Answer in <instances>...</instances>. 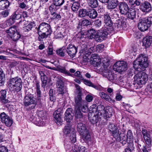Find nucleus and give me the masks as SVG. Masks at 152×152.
Masks as SVG:
<instances>
[{"mask_svg": "<svg viewBox=\"0 0 152 152\" xmlns=\"http://www.w3.org/2000/svg\"><path fill=\"white\" fill-rule=\"evenodd\" d=\"M72 109L68 108L65 113L64 119L67 122L70 123L72 120L74 113H72Z\"/></svg>", "mask_w": 152, "mask_h": 152, "instance_id": "17", "label": "nucleus"}, {"mask_svg": "<svg viewBox=\"0 0 152 152\" xmlns=\"http://www.w3.org/2000/svg\"><path fill=\"white\" fill-rule=\"evenodd\" d=\"M64 2V0H53V4L56 6L61 5Z\"/></svg>", "mask_w": 152, "mask_h": 152, "instance_id": "56", "label": "nucleus"}, {"mask_svg": "<svg viewBox=\"0 0 152 152\" xmlns=\"http://www.w3.org/2000/svg\"><path fill=\"white\" fill-rule=\"evenodd\" d=\"M120 12L122 15H126L129 10V6L125 2H120L118 4Z\"/></svg>", "mask_w": 152, "mask_h": 152, "instance_id": "14", "label": "nucleus"}, {"mask_svg": "<svg viewBox=\"0 0 152 152\" xmlns=\"http://www.w3.org/2000/svg\"><path fill=\"white\" fill-rule=\"evenodd\" d=\"M11 16L15 20H18L21 18V15L18 12L16 11L14 12Z\"/></svg>", "mask_w": 152, "mask_h": 152, "instance_id": "46", "label": "nucleus"}, {"mask_svg": "<svg viewBox=\"0 0 152 152\" xmlns=\"http://www.w3.org/2000/svg\"><path fill=\"white\" fill-rule=\"evenodd\" d=\"M33 123L35 124H40V123L42 122L40 119L37 115V117H34L32 120H31Z\"/></svg>", "mask_w": 152, "mask_h": 152, "instance_id": "57", "label": "nucleus"}, {"mask_svg": "<svg viewBox=\"0 0 152 152\" xmlns=\"http://www.w3.org/2000/svg\"><path fill=\"white\" fill-rule=\"evenodd\" d=\"M15 22V20L11 16L10 18L7 21L6 24L7 25L10 26L13 24Z\"/></svg>", "mask_w": 152, "mask_h": 152, "instance_id": "62", "label": "nucleus"}, {"mask_svg": "<svg viewBox=\"0 0 152 152\" xmlns=\"http://www.w3.org/2000/svg\"><path fill=\"white\" fill-rule=\"evenodd\" d=\"M0 102H1L2 104H4L9 103L10 101L8 99V98L7 96H6L0 97Z\"/></svg>", "mask_w": 152, "mask_h": 152, "instance_id": "52", "label": "nucleus"}, {"mask_svg": "<svg viewBox=\"0 0 152 152\" xmlns=\"http://www.w3.org/2000/svg\"><path fill=\"white\" fill-rule=\"evenodd\" d=\"M108 128L111 133L118 129L115 124H113L110 123L108 125Z\"/></svg>", "mask_w": 152, "mask_h": 152, "instance_id": "38", "label": "nucleus"}, {"mask_svg": "<svg viewBox=\"0 0 152 152\" xmlns=\"http://www.w3.org/2000/svg\"><path fill=\"white\" fill-rule=\"evenodd\" d=\"M143 45L147 48L150 46L152 44V37L146 36L143 38Z\"/></svg>", "mask_w": 152, "mask_h": 152, "instance_id": "19", "label": "nucleus"}, {"mask_svg": "<svg viewBox=\"0 0 152 152\" xmlns=\"http://www.w3.org/2000/svg\"><path fill=\"white\" fill-rule=\"evenodd\" d=\"M1 121L8 127H10L13 124V120L5 113L3 112L0 114Z\"/></svg>", "mask_w": 152, "mask_h": 152, "instance_id": "11", "label": "nucleus"}, {"mask_svg": "<svg viewBox=\"0 0 152 152\" xmlns=\"http://www.w3.org/2000/svg\"><path fill=\"white\" fill-rule=\"evenodd\" d=\"M4 68H0V86L3 84L5 80V74L4 72Z\"/></svg>", "mask_w": 152, "mask_h": 152, "instance_id": "30", "label": "nucleus"}, {"mask_svg": "<svg viewBox=\"0 0 152 152\" xmlns=\"http://www.w3.org/2000/svg\"><path fill=\"white\" fill-rule=\"evenodd\" d=\"M86 37V36L84 34V33L82 31L79 32V33L76 34V37L79 39L85 38Z\"/></svg>", "mask_w": 152, "mask_h": 152, "instance_id": "63", "label": "nucleus"}, {"mask_svg": "<svg viewBox=\"0 0 152 152\" xmlns=\"http://www.w3.org/2000/svg\"><path fill=\"white\" fill-rule=\"evenodd\" d=\"M88 10L86 9H81L79 11V15L80 17H84L87 16Z\"/></svg>", "mask_w": 152, "mask_h": 152, "instance_id": "41", "label": "nucleus"}, {"mask_svg": "<svg viewBox=\"0 0 152 152\" xmlns=\"http://www.w3.org/2000/svg\"><path fill=\"white\" fill-rule=\"evenodd\" d=\"M82 93L81 91H79L75 98V109H80V107L82 105L87 104L86 101L83 100L82 98Z\"/></svg>", "mask_w": 152, "mask_h": 152, "instance_id": "9", "label": "nucleus"}, {"mask_svg": "<svg viewBox=\"0 0 152 152\" xmlns=\"http://www.w3.org/2000/svg\"><path fill=\"white\" fill-rule=\"evenodd\" d=\"M75 119L76 120L78 119L80 121V119L83 118V115L80 111V109H75Z\"/></svg>", "mask_w": 152, "mask_h": 152, "instance_id": "33", "label": "nucleus"}, {"mask_svg": "<svg viewBox=\"0 0 152 152\" xmlns=\"http://www.w3.org/2000/svg\"><path fill=\"white\" fill-rule=\"evenodd\" d=\"M56 6L54 4H53L49 7V10L50 12V14L56 12L57 9Z\"/></svg>", "mask_w": 152, "mask_h": 152, "instance_id": "58", "label": "nucleus"}, {"mask_svg": "<svg viewBox=\"0 0 152 152\" xmlns=\"http://www.w3.org/2000/svg\"><path fill=\"white\" fill-rule=\"evenodd\" d=\"M71 130V126L69 125L65 126L63 130L64 134L66 136H67L70 133Z\"/></svg>", "mask_w": 152, "mask_h": 152, "instance_id": "39", "label": "nucleus"}, {"mask_svg": "<svg viewBox=\"0 0 152 152\" xmlns=\"http://www.w3.org/2000/svg\"><path fill=\"white\" fill-rule=\"evenodd\" d=\"M114 31V28H106L101 31H98L97 32L98 37L96 38V41L98 42H101L106 38L109 33H112Z\"/></svg>", "mask_w": 152, "mask_h": 152, "instance_id": "5", "label": "nucleus"}, {"mask_svg": "<svg viewBox=\"0 0 152 152\" xmlns=\"http://www.w3.org/2000/svg\"><path fill=\"white\" fill-rule=\"evenodd\" d=\"M84 83L86 85L88 86L92 87L96 89H98V87L97 86L94 85L89 80H84Z\"/></svg>", "mask_w": 152, "mask_h": 152, "instance_id": "43", "label": "nucleus"}, {"mask_svg": "<svg viewBox=\"0 0 152 152\" xmlns=\"http://www.w3.org/2000/svg\"><path fill=\"white\" fill-rule=\"evenodd\" d=\"M58 88V91L59 92V94L63 95L67 92V90L66 87L63 86L62 87H60Z\"/></svg>", "mask_w": 152, "mask_h": 152, "instance_id": "54", "label": "nucleus"}, {"mask_svg": "<svg viewBox=\"0 0 152 152\" xmlns=\"http://www.w3.org/2000/svg\"><path fill=\"white\" fill-rule=\"evenodd\" d=\"M63 113L62 110L61 109L59 108L53 113V116L54 118V121L58 125H61L62 123L61 116Z\"/></svg>", "mask_w": 152, "mask_h": 152, "instance_id": "13", "label": "nucleus"}, {"mask_svg": "<svg viewBox=\"0 0 152 152\" xmlns=\"http://www.w3.org/2000/svg\"><path fill=\"white\" fill-rule=\"evenodd\" d=\"M80 23L83 26H86L90 25L91 24V22L89 20L86 19L83 20Z\"/></svg>", "mask_w": 152, "mask_h": 152, "instance_id": "55", "label": "nucleus"}, {"mask_svg": "<svg viewBox=\"0 0 152 152\" xmlns=\"http://www.w3.org/2000/svg\"><path fill=\"white\" fill-rule=\"evenodd\" d=\"M99 95L102 98L104 99L106 101L110 103H114L115 102V100H112L108 95L103 92L100 93Z\"/></svg>", "mask_w": 152, "mask_h": 152, "instance_id": "26", "label": "nucleus"}, {"mask_svg": "<svg viewBox=\"0 0 152 152\" xmlns=\"http://www.w3.org/2000/svg\"><path fill=\"white\" fill-rule=\"evenodd\" d=\"M65 48L63 47L59 48L56 50V53L58 55L63 57L65 56Z\"/></svg>", "mask_w": 152, "mask_h": 152, "instance_id": "35", "label": "nucleus"}, {"mask_svg": "<svg viewBox=\"0 0 152 152\" xmlns=\"http://www.w3.org/2000/svg\"><path fill=\"white\" fill-rule=\"evenodd\" d=\"M97 16L96 10L94 9H90L88 10L87 16L91 19H95Z\"/></svg>", "mask_w": 152, "mask_h": 152, "instance_id": "24", "label": "nucleus"}, {"mask_svg": "<svg viewBox=\"0 0 152 152\" xmlns=\"http://www.w3.org/2000/svg\"><path fill=\"white\" fill-rule=\"evenodd\" d=\"M87 2L88 5L92 8H95L98 5L97 0H85Z\"/></svg>", "mask_w": 152, "mask_h": 152, "instance_id": "29", "label": "nucleus"}, {"mask_svg": "<svg viewBox=\"0 0 152 152\" xmlns=\"http://www.w3.org/2000/svg\"><path fill=\"white\" fill-rule=\"evenodd\" d=\"M126 137L129 142L133 141V134L131 130H129L127 131Z\"/></svg>", "mask_w": 152, "mask_h": 152, "instance_id": "50", "label": "nucleus"}, {"mask_svg": "<svg viewBox=\"0 0 152 152\" xmlns=\"http://www.w3.org/2000/svg\"><path fill=\"white\" fill-rule=\"evenodd\" d=\"M75 151L79 152H86V149L85 148L82 146L79 145L78 146L74 145Z\"/></svg>", "mask_w": 152, "mask_h": 152, "instance_id": "45", "label": "nucleus"}, {"mask_svg": "<svg viewBox=\"0 0 152 152\" xmlns=\"http://www.w3.org/2000/svg\"><path fill=\"white\" fill-rule=\"evenodd\" d=\"M10 4V2L8 0H1L0 1V8H7Z\"/></svg>", "mask_w": 152, "mask_h": 152, "instance_id": "31", "label": "nucleus"}, {"mask_svg": "<svg viewBox=\"0 0 152 152\" xmlns=\"http://www.w3.org/2000/svg\"><path fill=\"white\" fill-rule=\"evenodd\" d=\"M103 18L104 23L106 26H109V28H111L113 24V23L110 16L108 14H104Z\"/></svg>", "mask_w": 152, "mask_h": 152, "instance_id": "21", "label": "nucleus"}, {"mask_svg": "<svg viewBox=\"0 0 152 152\" xmlns=\"http://www.w3.org/2000/svg\"><path fill=\"white\" fill-rule=\"evenodd\" d=\"M51 15L50 18L52 20L59 19L61 18V15L57 13L56 12L51 13Z\"/></svg>", "mask_w": 152, "mask_h": 152, "instance_id": "53", "label": "nucleus"}, {"mask_svg": "<svg viewBox=\"0 0 152 152\" xmlns=\"http://www.w3.org/2000/svg\"><path fill=\"white\" fill-rule=\"evenodd\" d=\"M101 62V59L96 54H93L91 58V63L94 66H97L99 67V66L101 68H99L100 71L102 67L103 68L104 65H102L101 64H103L104 65H105V63L107 62Z\"/></svg>", "mask_w": 152, "mask_h": 152, "instance_id": "7", "label": "nucleus"}, {"mask_svg": "<svg viewBox=\"0 0 152 152\" xmlns=\"http://www.w3.org/2000/svg\"><path fill=\"white\" fill-rule=\"evenodd\" d=\"M109 62L108 61L105 63V65L103 64H102V65H104L103 68L102 67L101 69V71L102 72L103 75L105 77L107 78L109 80L112 81L113 80L117 79L116 75L110 71L109 70L107 69V68L109 65Z\"/></svg>", "mask_w": 152, "mask_h": 152, "instance_id": "4", "label": "nucleus"}, {"mask_svg": "<svg viewBox=\"0 0 152 152\" xmlns=\"http://www.w3.org/2000/svg\"><path fill=\"white\" fill-rule=\"evenodd\" d=\"M8 87L10 91H20L22 87V81L21 79L18 77L11 78L8 83Z\"/></svg>", "mask_w": 152, "mask_h": 152, "instance_id": "2", "label": "nucleus"}, {"mask_svg": "<svg viewBox=\"0 0 152 152\" xmlns=\"http://www.w3.org/2000/svg\"><path fill=\"white\" fill-rule=\"evenodd\" d=\"M147 61V58L145 55L141 54L133 62L134 68L136 70L134 77V81L139 85L145 84L148 80V75L145 72L140 71H144L148 66Z\"/></svg>", "mask_w": 152, "mask_h": 152, "instance_id": "1", "label": "nucleus"}, {"mask_svg": "<svg viewBox=\"0 0 152 152\" xmlns=\"http://www.w3.org/2000/svg\"><path fill=\"white\" fill-rule=\"evenodd\" d=\"M125 22L124 21L119 22L118 23H116L115 24V29L117 30H121L124 29V26L125 27Z\"/></svg>", "mask_w": 152, "mask_h": 152, "instance_id": "34", "label": "nucleus"}, {"mask_svg": "<svg viewBox=\"0 0 152 152\" xmlns=\"http://www.w3.org/2000/svg\"><path fill=\"white\" fill-rule=\"evenodd\" d=\"M127 18L132 20H133L136 17V12L133 10H131L128 13Z\"/></svg>", "mask_w": 152, "mask_h": 152, "instance_id": "40", "label": "nucleus"}, {"mask_svg": "<svg viewBox=\"0 0 152 152\" xmlns=\"http://www.w3.org/2000/svg\"><path fill=\"white\" fill-rule=\"evenodd\" d=\"M66 50L68 55L71 58H73L77 52V47L74 45L69 44L66 48Z\"/></svg>", "mask_w": 152, "mask_h": 152, "instance_id": "15", "label": "nucleus"}, {"mask_svg": "<svg viewBox=\"0 0 152 152\" xmlns=\"http://www.w3.org/2000/svg\"><path fill=\"white\" fill-rule=\"evenodd\" d=\"M90 115H88V118L90 122L93 124H97L98 122L101 121V118H99L98 115H94L93 117H90Z\"/></svg>", "mask_w": 152, "mask_h": 152, "instance_id": "28", "label": "nucleus"}, {"mask_svg": "<svg viewBox=\"0 0 152 152\" xmlns=\"http://www.w3.org/2000/svg\"><path fill=\"white\" fill-rule=\"evenodd\" d=\"M23 104L26 107L30 106V109H34L37 104L36 99L33 97L26 96L24 99Z\"/></svg>", "mask_w": 152, "mask_h": 152, "instance_id": "8", "label": "nucleus"}, {"mask_svg": "<svg viewBox=\"0 0 152 152\" xmlns=\"http://www.w3.org/2000/svg\"><path fill=\"white\" fill-rule=\"evenodd\" d=\"M57 80L56 82V85L57 88L62 87L64 86V82L63 81V78L60 76H58L57 78Z\"/></svg>", "mask_w": 152, "mask_h": 152, "instance_id": "36", "label": "nucleus"}, {"mask_svg": "<svg viewBox=\"0 0 152 152\" xmlns=\"http://www.w3.org/2000/svg\"><path fill=\"white\" fill-rule=\"evenodd\" d=\"M11 37L13 39L14 41L18 40L20 37V35L17 31L12 35Z\"/></svg>", "mask_w": 152, "mask_h": 152, "instance_id": "48", "label": "nucleus"}, {"mask_svg": "<svg viewBox=\"0 0 152 152\" xmlns=\"http://www.w3.org/2000/svg\"><path fill=\"white\" fill-rule=\"evenodd\" d=\"M122 132L121 135L119 137V139L118 141H119L123 145L125 144L127 142H129L127 137L125 136L124 133L125 132L126 130L124 129H122Z\"/></svg>", "mask_w": 152, "mask_h": 152, "instance_id": "22", "label": "nucleus"}, {"mask_svg": "<svg viewBox=\"0 0 152 152\" xmlns=\"http://www.w3.org/2000/svg\"><path fill=\"white\" fill-rule=\"evenodd\" d=\"M130 4L132 5H135L139 6L140 5L141 1L140 0H129Z\"/></svg>", "mask_w": 152, "mask_h": 152, "instance_id": "59", "label": "nucleus"}, {"mask_svg": "<svg viewBox=\"0 0 152 152\" xmlns=\"http://www.w3.org/2000/svg\"><path fill=\"white\" fill-rule=\"evenodd\" d=\"M74 75L75 76L77 77L80 80H83V78L82 75L80 74V72L79 71H77L75 73Z\"/></svg>", "mask_w": 152, "mask_h": 152, "instance_id": "64", "label": "nucleus"}, {"mask_svg": "<svg viewBox=\"0 0 152 152\" xmlns=\"http://www.w3.org/2000/svg\"><path fill=\"white\" fill-rule=\"evenodd\" d=\"M103 114V117L105 118H110L112 115V112L110 111L109 109H107L105 110V112Z\"/></svg>", "mask_w": 152, "mask_h": 152, "instance_id": "44", "label": "nucleus"}, {"mask_svg": "<svg viewBox=\"0 0 152 152\" xmlns=\"http://www.w3.org/2000/svg\"><path fill=\"white\" fill-rule=\"evenodd\" d=\"M9 14V12L7 10H4L0 12V15L4 18L7 17Z\"/></svg>", "mask_w": 152, "mask_h": 152, "instance_id": "61", "label": "nucleus"}, {"mask_svg": "<svg viewBox=\"0 0 152 152\" xmlns=\"http://www.w3.org/2000/svg\"><path fill=\"white\" fill-rule=\"evenodd\" d=\"M140 9L144 12H149L152 10V7L150 2L145 1L143 3L141 2Z\"/></svg>", "mask_w": 152, "mask_h": 152, "instance_id": "16", "label": "nucleus"}, {"mask_svg": "<svg viewBox=\"0 0 152 152\" xmlns=\"http://www.w3.org/2000/svg\"><path fill=\"white\" fill-rule=\"evenodd\" d=\"M39 73L41 76V80L42 82V86L45 88L47 84V77L42 71H39Z\"/></svg>", "mask_w": 152, "mask_h": 152, "instance_id": "23", "label": "nucleus"}, {"mask_svg": "<svg viewBox=\"0 0 152 152\" xmlns=\"http://www.w3.org/2000/svg\"><path fill=\"white\" fill-rule=\"evenodd\" d=\"M17 30L16 28V26H13V27H10L9 29L6 30V32L10 36H11Z\"/></svg>", "mask_w": 152, "mask_h": 152, "instance_id": "37", "label": "nucleus"}, {"mask_svg": "<svg viewBox=\"0 0 152 152\" xmlns=\"http://www.w3.org/2000/svg\"><path fill=\"white\" fill-rule=\"evenodd\" d=\"M118 0H109L108 2V9L112 10L115 9L119 4Z\"/></svg>", "mask_w": 152, "mask_h": 152, "instance_id": "20", "label": "nucleus"}, {"mask_svg": "<svg viewBox=\"0 0 152 152\" xmlns=\"http://www.w3.org/2000/svg\"><path fill=\"white\" fill-rule=\"evenodd\" d=\"M34 24V23L31 22L29 23L28 25L24 27V29L26 31H29L31 30Z\"/></svg>", "mask_w": 152, "mask_h": 152, "instance_id": "51", "label": "nucleus"}, {"mask_svg": "<svg viewBox=\"0 0 152 152\" xmlns=\"http://www.w3.org/2000/svg\"><path fill=\"white\" fill-rule=\"evenodd\" d=\"M35 29L38 31V33H39V32H46L49 33V34H51L52 32L50 25L45 22L41 23L38 27H36Z\"/></svg>", "mask_w": 152, "mask_h": 152, "instance_id": "10", "label": "nucleus"}, {"mask_svg": "<svg viewBox=\"0 0 152 152\" xmlns=\"http://www.w3.org/2000/svg\"><path fill=\"white\" fill-rule=\"evenodd\" d=\"M80 6V4L78 2L73 3L71 7V9L73 11L75 12L78 10Z\"/></svg>", "mask_w": 152, "mask_h": 152, "instance_id": "47", "label": "nucleus"}, {"mask_svg": "<svg viewBox=\"0 0 152 152\" xmlns=\"http://www.w3.org/2000/svg\"><path fill=\"white\" fill-rule=\"evenodd\" d=\"M127 147L125 149V152H132L135 148L133 141L129 142Z\"/></svg>", "mask_w": 152, "mask_h": 152, "instance_id": "27", "label": "nucleus"}, {"mask_svg": "<svg viewBox=\"0 0 152 152\" xmlns=\"http://www.w3.org/2000/svg\"><path fill=\"white\" fill-rule=\"evenodd\" d=\"M121 129H118L117 130L115 131L114 132L111 133V135L116 139V140H118L119 139V137L120 136L122 132V129L121 130V131H120Z\"/></svg>", "mask_w": 152, "mask_h": 152, "instance_id": "32", "label": "nucleus"}, {"mask_svg": "<svg viewBox=\"0 0 152 152\" xmlns=\"http://www.w3.org/2000/svg\"><path fill=\"white\" fill-rule=\"evenodd\" d=\"M42 33L41 34H39V37L38 38V39L39 40V41H41L42 39L45 38H47L48 36L49 35H50L51 34H49V33L45 32H42Z\"/></svg>", "mask_w": 152, "mask_h": 152, "instance_id": "42", "label": "nucleus"}, {"mask_svg": "<svg viewBox=\"0 0 152 152\" xmlns=\"http://www.w3.org/2000/svg\"><path fill=\"white\" fill-rule=\"evenodd\" d=\"M77 129L78 133L81 136L82 139L85 142H88L90 140L91 135L88 130L85 124L82 123H78L77 124Z\"/></svg>", "mask_w": 152, "mask_h": 152, "instance_id": "3", "label": "nucleus"}, {"mask_svg": "<svg viewBox=\"0 0 152 152\" xmlns=\"http://www.w3.org/2000/svg\"><path fill=\"white\" fill-rule=\"evenodd\" d=\"M97 110L98 111V114L100 115H102L106 109H105L104 106L101 104L99 105L97 107Z\"/></svg>", "mask_w": 152, "mask_h": 152, "instance_id": "49", "label": "nucleus"}, {"mask_svg": "<svg viewBox=\"0 0 152 152\" xmlns=\"http://www.w3.org/2000/svg\"><path fill=\"white\" fill-rule=\"evenodd\" d=\"M102 21L99 19L96 20L94 22V26L96 28H99L101 26Z\"/></svg>", "mask_w": 152, "mask_h": 152, "instance_id": "60", "label": "nucleus"}, {"mask_svg": "<svg viewBox=\"0 0 152 152\" xmlns=\"http://www.w3.org/2000/svg\"><path fill=\"white\" fill-rule=\"evenodd\" d=\"M88 37L90 39L94 38L96 41V38H97V32L96 33V31L93 28L90 29L88 31Z\"/></svg>", "mask_w": 152, "mask_h": 152, "instance_id": "25", "label": "nucleus"}, {"mask_svg": "<svg viewBox=\"0 0 152 152\" xmlns=\"http://www.w3.org/2000/svg\"><path fill=\"white\" fill-rule=\"evenodd\" d=\"M113 68L114 71L121 73L127 69V63L125 61H119L114 64Z\"/></svg>", "mask_w": 152, "mask_h": 152, "instance_id": "6", "label": "nucleus"}, {"mask_svg": "<svg viewBox=\"0 0 152 152\" xmlns=\"http://www.w3.org/2000/svg\"><path fill=\"white\" fill-rule=\"evenodd\" d=\"M151 26L146 18L140 20L138 25V28L142 31L147 30Z\"/></svg>", "mask_w": 152, "mask_h": 152, "instance_id": "12", "label": "nucleus"}, {"mask_svg": "<svg viewBox=\"0 0 152 152\" xmlns=\"http://www.w3.org/2000/svg\"><path fill=\"white\" fill-rule=\"evenodd\" d=\"M53 69L68 76H72V74L66 69L65 67L58 65L56 66V69Z\"/></svg>", "mask_w": 152, "mask_h": 152, "instance_id": "18", "label": "nucleus"}]
</instances>
